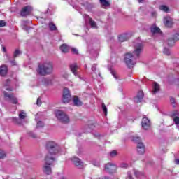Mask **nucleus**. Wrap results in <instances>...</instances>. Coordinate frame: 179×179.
Listing matches in <instances>:
<instances>
[{
	"mask_svg": "<svg viewBox=\"0 0 179 179\" xmlns=\"http://www.w3.org/2000/svg\"><path fill=\"white\" fill-rule=\"evenodd\" d=\"M170 101L172 107H176V106H177V104L176 103V99L174 98H171Z\"/></svg>",
	"mask_w": 179,
	"mask_h": 179,
	"instance_id": "f704fd0d",
	"label": "nucleus"
},
{
	"mask_svg": "<svg viewBox=\"0 0 179 179\" xmlns=\"http://www.w3.org/2000/svg\"><path fill=\"white\" fill-rule=\"evenodd\" d=\"M73 164H75V166H80L82 164V161H80V159L74 157L71 159Z\"/></svg>",
	"mask_w": 179,
	"mask_h": 179,
	"instance_id": "5701e85b",
	"label": "nucleus"
},
{
	"mask_svg": "<svg viewBox=\"0 0 179 179\" xmlns=\"http://www.w3.org/2000/svg\"><path fill=\"white\" fill-rule=\"evenodd\" d=\"M127 178L132 179V173H131V172L127 173Z\"/></svg>",
	"mask_w": 179,
	"mask_h": 179,
	"instance_id": "49530a36",
	"label": "nucleus"
},
{
	"mask_svg": "<svg viewBox=\"0 0 179 179\" xmlns=\"http://www.w3.org/2000/svg\"><path fill=\"white\" fill-rule=\"evenodd\" d=\"M19 118L20 120H24L26 118V113H20L19 114Z\"/></svg>",
	"mask_w": 179,
	"mask_h": 179,
	"instance_id": "c9c22d12",
	"label": "nucleus"
},
{
	"mask_svg": "<svg viewBox=\"0 0 179 179\" xmlns=\"http://www.w3.org/2000/svg\"><path fill=\"white\" fill-rule=\"evenodd\" d=\"M6 26V22L3 20L0 21V27H5Z\"/></svg>",
	"mask_w": 179,
	"mask_h": 179,
	"instance_id": "a19ab883",
	"label": "nucleus"
},
{
	"mask_svg": "<svg viewBox=\"0 0 179 179\" xmlns=\"http://www.w3.org/2000/svg\"><path fill=\"white\" fill-rule=\"evenodd\" d=\"M176 164H179V159H176Z\"/></svg>",
	"mask_w": 179,
	"mask_h": 179,
	"instance_id": "09e8293b",
	"label": "nucleus"
},
{
	"mask_svg": "<svg viewBox=\"0 0 179 179\" xmlns=\"http://www.w3.org/2000/svg\"><path fill=\"white\" fill-rule=\"evenodd\" d=\"M92 71V76L94 78H98V76H99V78H101V74L100 73V72L99 71H96L97 69V66L96 64H93L91 68Z\"/></svg>",
	"mask_w": 179,
	"mask_h": 179,
	"instance_id": "2eb2a0df",
	"label": "nucleus"
},
{
	"mask_svg": "<svg viewBox=\"0 0 179 179\" xmlns=\"http://www.w3.org/2000/svg\"><path fill=\"white\" fill-rule=\"evenodd\" d=\"M84 19L85 20V22H89L91 27H92V29H97V24H96V22L94 20H93L92 18H90L89 17V15L85 14L84 15Z\"/></svg>",
	"mask_w": 179,
	"mask_h": 179,
	"instance_id": "9d476101",
	"label": "nucleus"
},
{
	"mask_svg": "<svg viewBox=\"0 0 179 179\" xmlns=\"http://www.w3.org/2000/svg\"><path fill=\"white\" fill-rule=\"evenodd\" d=\"M72 101L73 104H74V106H76V107H80L83 104L82 101L79 99V97H78V96H73Z\"/></svg>",
	"mask_w": 179,
	"mask_h": 179,
	"instance_id": "a211bd4d",
	"label": "nucleus"
},
{
	"mask_svg": "<svg viewBox=\"0 0 179 179\" xmlns=\"http://www.w3.org/2000/svg\"><path fill=\"white\" fill-rule=\"evenodd\" d=\"M160 92V85L154 82L152 85V94H157Z\"/></svg>",
	"mask_w": 179,
	"mask_h": 179,
	"instance_id": "f3484780",
	"label": "nucleus"
},
{
	"mask_svg": "<svg viewBox=\"0 0 179 179\" xmlns=\"http://www.w3.org/2000/svg\"><path fill=\"white\" fill-rule=\"evenodd\" d=\"M49 29L52 31H54L57 30V26H55L54 23L50 22L49 23Z\"/></svg>",
	"mask_w": 179,
	"mask_h": 179,
	"instance_id": "cd10ccee",
	"label": "nucleus"
},
{
	"mask_svg": "<svg viewBox=\"0 0 179 179\" xmlns=\"http://www.w3.org/2000/svg\"><path fill=\"white\" fill-rule=\"evenodd\" d=\"M21 113H23V111H21Z\"/></svg>",
	"mask_w": 179,
	"mask_h": 179,
	"instance_id": "bf43d9fd",
	"label": "nucleus"
},
{
	"mask_svg": "<svg viewBox=\"0 0 179 179\" xmlns=\"http://www.w3.org/2000/svg\"><path fill=\"white\" fill-rule=\"evenodd\" d=\"M164 54L166 55H170V50L167 49V48H165L163 51Z\"/></svg>",
	"mask_w": 179,
	"mask_h": 179,
	"instance_id": "4c0bfd02",
	"label": "nucleus"
},
{
	"mask_svg": "<svg viewBox=\"0 0 179 179\" xmlns=\"http://www.w3.org/2000/svg\"><path fill=\"white\" fill-rule=\"evenodd\" d=\"M96 138H98L100 136V134L95 135Z\"/></svg>",
	"mask_w": 179,
	"mask_h": 179,
	"instance_id": "5fc2aeb1",
	"label": "nucleus"
},
{
	"mask_svg": "<svg viewBox=\"0 0 179 179\" xmlns=\"http://www.w3.org/2000/svg\"><path fill=\"white\" fill-rule=\"evenodd\" d=\"M71 51L73 52V54H78V49L73 48H71Z\"/></svg>",
	"mask_w": 179,
	"mask_h": 179,
	"instance_id": "a18cd8bd",
	"label": "nucleus"
},
{
	"mask_svg": "<svg viewBox=\"0 0 179 179\" xmlns=\"http://www.w3.org/2000/svg\"><path fill=\"white\" fill-rule=\"evenodd\" d=\"M177 115V113H173L172 115V118L173 119V122H175L176 125H179V117Z\"/></svg>",
	"mask_w": 179,
	"mask_h": 179,
	"instance_id": "393cba45",
	"label": "nucleus"
},
{
	"mask_svg": "<svg viewBox=\"0 0 179 179\" xmlns=\"http://www.w3.org/2000/svg\"><path fill=\"white\" fill-rule=\"evenodd\" d=\"M117 155H118V152H117V150H113L112 152H110V157H115Z\"/></svg>",
	"mask_w": 179,
	"mask_h": 179,
	"instance_id": "473e14b6",
	"label": "nucleus"
},
{
	"mask_svg": "<svg viewBox=\"0 0 179 179\" xmlns=\"http://www.w3.org/2000/svg\"><path fill=\"white\" fill-rule=\"evenodd\" d=\"M11 64H12L13 65H16V64H15V62H11Z\"/></svg>",
	"mask_w": 179,
	"mask_h": 179,
	"instance_id": "864d4df0",
	"label": "nucleus"
},
{
	"mask_svg": "<svg viewBox=\"0 0 179 179\" xmlns=\"http://www.w3.org/2000/svg\"><path fill=\"white\" fill-rule=\"evenodd\" d=\"M133 142L137 143V152L138 155H143L146 151V148H145L143 143L141 142V138L139 137H133Z\"/></svg>",
	"mask_w": 179,
	"mask_h": 179,
	"instance_id": "20e7f679",
	"label": "nucleus"
},
{
	"mask_svg": "<svg viewBox=\"0 0 179 179\" xmlns=\"http://www.w3.org/2000/svg\"><path fill=\"white\" fill-rule=\"evenodd\" d=\"M120 167H122V169H127L128 168V164H126V163L121 164Z\"/></svg>",
	"mask_w": 179,
	"mask_h": 179,
	"instance_id": "37998d69",
	"label": "nucleus"
},
{
	"mask_svg": "<svg viewBox=\"0 0 179 179\" xmlns=\"http://www.w3.org/2000/svg\"><path fill=\"white\" fill-rule=\"evenodd\" d=\"M105 170H106L108 173L113 174V173L117 171V166L111 162H108L105 165Z\"/></svg>",
	"mask_w": 179,
	"mask_h": 179,
	"instance_id": "6e6552de",
	"label": "nucleus"
},
{
	"mask_svg": "<svg viewBox=\"0 0 179 179\" xmlns=\"http://www.w3.org/2000/svg\"><path fill=\"white\" fill-rule=\"evenodd\" d=\"M71 99H72V96L71 95V92H69V89L64 88L63 90V96L62 101L65 104H68L71 101Z\"/></svg>",
	"mask_w": 179,
	"mask_h": 179,
	"instance_id": "39448f33",
	"label": "nucleus"
},
{
	"mask_svg": "<svg viewBox=\"0 0 179 179\" xmlns=\"http://www.w3.org/2000/svg\"><path fill=\"white\" fill-rule=\"evenodd\" d=\"M99 179H101V178H99Z\"/></svg>",
	"mask_w": 179,
	"mask_h": 179,
	"instance_id": "052dcab7",
	"label": "nucleus"
},
{
	"mask_svg": "<svg viewBox=\"0 0 179 179\" xmlns=\"http://www.w3.org/2000/svg\"><path fill=\"white\" fill-rule=\"evenodd\" d=\"M143 129H149L150 128V120L148 117H143L141 122Z\"/></svg>",
	"mask_w": 179,
	"mask_h": 179,
	"instance_id": "f8f14e48",
	"label": "nucleus"
},
{
	"mask_svg": "<svg viewBox=\"0 0 179 179\" xmlns=\"http://www.w3.org/2000/svg\"><path fill=\"white\" fill-rule=\"evenodd\" d=\"M105 117H107V113H105Z\"/></svg>",
	"mask_w": 179,
	"mask_h": 179,
	"instance_id": "13d9d810",
	"label": "nucleus"
},
{
	"mask_svg": "<svg viewBox=\"0 0 179 179\" xmlns=\"http://www.w3.org/2000/svg\"><path fill=\"white\" fill-rule=\"evenodd\" d=\"M70 70L73 73L75 76L80 78L79 73H78V70L79 69V66L76 63H73L69 66Z\"/></svg>",
	"mask_w": 179,
	"mask_h": 179,
	"instance_id": "1a4fd4ad",
	"label": "nucleus"
},
{
	"mask_svg": "<svg viewBox=\"0 0 179 179\" xmlns=\"http://www.w3.org/2000/svg\"><path fill=\"white\" fill-rule=\"evenodd\" d=\"M102 110L103 113H107V106H106V104L102 103Z\"/></svg>",
	"mask_w": 179,
	"mask_h": 179,
	"instance_id": "79ce46f5",
	"label": "nucleus"
},
{
	"mask_svg": "<svg viewBox=\"0 0 179 179\" xmlns=\"http://www.w3.org/2000/svg\"><path fill=\"white\" fill-rule=\"evenodd\" d=\"M36 104L38 107L41 106L42 101L41 98H38L36 101Z\"/></svg>",
	"mask_w": 179,
	"mask_h": 179,
	"instance_id": "58836bf2",
	"label": "nucleus"
},
{
	"mask_svg": "<svg viewBox=\"0 0 179 179\" xmlns=\"http://www.w3.org/2000/svg\"><path fill=\"white\" fill-rule=\"evenodd\" d=\"M143 91H139L136 96L134 98L135 103H141V101L143 100Z\"/></svg>",
	"mask_w": 179,
	"mask_h": 179,
	"instance_id": "dca6fc26",
	"label": "nucleus"
},
{
	"mask_svg": "<svg viewBox=\"0 0 179 179\" xmlns=\"http://www.w3.org/2000/svg\"><path fill=\"white\" fill-rule=\"evenodd\" d=\"M20 54H22V52H20V50H15V51L14 52V54H13V58H16L18 56L20 55Z\"/></svg>",
	"mask_w": 179,
	"mask_h": 179,
	"instance_id": "c756f323",
	"label": "nucleus"
},
{
	"mask_svg": "<svg viewBox=\"0 0 179 179\" xmlns=\"http://www.w3.org/2000/svg\"><path fill=\"white\" fill-rule=\"evenodd\" d=\"M178 40H179V34H176L173 36V38H170L168 40V45H169V47H172V45H174V43H176V41H178Z\"/></svg>",
	"mask_w": 179,
	"mask_h": 179,
	"instance_id": "4468645a",
	"label": "nucleus"
},
{
	"mask_svg": "<svg viewBox=\"0 0 179 179\" xmlns=\"http://www.w3.org/2000/svg\"><path fill=\"white\" fill-rule=\"evenodd\" d=\"M160 10H163V12H169L170 10V8L167 7V6L162 5L159 6Z\"/></svg>",
	"mask_w": 179,
	"mask_h": 179,
	"instance_id": "bb28decb",
	"label": "nucleus"
},
{
	"mask_svg": "<svg viewBox=\"0 0 179 179\" xmlns=\"http://www.w3.org/2000/svg\"><path fill=\"white\" fill-rule=\"evenodd\" d=\"M6 155H5V152L2 150H0V159H3Z\"/></svg>",
	"mask_w": 179,
	"mask_h": 179,
	"instance_id": "ea45409f",
	"label": "nucleus"
},
{
	"mask_svg": "<svg viewBox=\"0 0 179 179\" xmlns=\"http://www.w3.org/2000/svg\"><path fill=\"white\" fill-rule=\"evenodd\" d=\"M13 122H14V124H19V119L17 117H13Z\"/></svg>",
	"mask_w": 179,
	"mask_h": 179,
	"instance_id": "c03bdc74",
	"label": "nucleus"
},
{
	"mask_svg": "<svg viewBox=\"0 0 179 179\" xmlns=\"http://www.w3.org/2000/svg\"><path fill=\"white\" fill-rule=\"evenodd\" d=\"M150 31H151L152 34H160V33H162L160 28H159L156 25H152L150 27Z\"/></svg>",
	"mask_w": 179,
	"mask_h": 179,
	"instance_id": "aec40b11",
	"label": "nucleus"
},
{
	"mask_svg": "<svg viewBox=\"0 0 179 179\" xmlns=\"http://www.w3.org/2000/svg\"><path fill=\"white\" fill-rule=\"evenodd\" d=\"M134 175L136 177H137V178H139V177H141V176H143V173H141L138 171H134Z\"/></svg>",
	"mask_w": 179,
	"mask_h": 179,
	"instance_id": "72a5a7b5",
	"label": "nucleus"
},
{
	"mask_svg": "<svg viewBox=\"0 0 179 179\" xmlns=\"http://www.w3.org/2000/svg\"><path fill=\"white\" fill-rule=\"evenodd\" d=\"M110 73L113 75V78H115V79H120V76H118V74H117V72L115 71H111Z\"/></svg>",
	"mask_w": 179,
	"mask_h": 179,
	"instance_id": "7c9ffc66",
	"label": "nucleus"
},
{
	"mask_svg": "<svg viewBox=\"0 0 179 179\" xmlns=\"http://www.w3.org/2000/svg\"><path fill=\"white\" fill-rule=\"evenodd\" d=\"M3 52H6V48H5V47H3Z\"/></svg>",
	"mask_w": 179,
	"mask_h": 179,
	"instance_id": "de8ad7c7",
	"label": "nucleus"
},
{
	"mask_svg": "<svg viewBox=\"0 0 179 179\" xmlns=\"http://www.w3.org/2000/svg\"><path fill=\"white\" fill-rule=\"evenodd\" d=\"M89 125H94V123H93L92 122H91L90 123H89Z\"/></svg>",
	"mask_w": 179,
	"mask_h": 179,
	"instance_id": "3c124183",
	"label": "nucleus"
},
{
	"mask_svg": "<svg viewBox=\"0 0 179 179\" xmlns=\"http://www.w3.org/2000/svg\"><path fill=\"white\" fill-rule=\"evenodd\" d=\"M101 5L104 7L110 6V3L107 0H100Z\"/></svg>",
	"mask_w": 179,
	"mask_h": 179,
	"instance_id": "a878e982",
	"label": "nucleus"
},
{
	"mask_svg": "<svg viewBox=\"0 0 179 179\" xmlns=\"http://www.w3.org/2000/svg\"><path fill=\"white\" fill-rule=\"evenodd\" d=\"M3 93L6 100H9V101H11V103H13V104H17V98H16L15 96L13 95V94H8L6 91H3Z\"/></svg>",
	"mask_w": 179,
	"mask_h": 179,
	"instance_id": "0eeeda50",
	"label": "nucleus"
},
{
	"mask_svg": "<svg viewBox=\"0 0 179 179\" xmlns=\"http://www.w3.org/2000/svg\"><path fill=\"white\" fill-rule=\"evenodd\" d=\"M37 72L41 76H45V75H51L54 72V64L51 62H46L43 64H39Z\"/></svg>",
	"mask_w": 179,
	"mask_h": 179,
	"instance_id": "7ed1b4c3",
	"label": "nucleus"
},
{
	"mask_svg": "<svg viewBox=\"0 0 179 179\" xmlns=\"http://www.w3.org/2000/svg\"><path fill=\"white\" fill-rule=\"evenodd\" d=\"M129 38L128 37V34H123L118 36V40L120 43H124V41H127Z\"/></svg>",
	"mask_w": 179,
	"mask_h": 179,
	"instance_id": "412c9836",
	"label": "nucleus"
},
{
	"mask_svg": "<svg viewBox=\"0 0 179 179\" xmlns=\"http://www.w3.org/2000/svg\"><path fill=\"white\" fill-rule=\"evenodd\" d=\"M64 78H68V74H66V76H64Z\"/></svg>",
	"mask_w": 179,
	"mask_h": 179,
	"instance_id": "4d7b16f0",
	"label": "nucleus"
},
{
	"mask_svg": "<svg viewBox=\"0 0 179 179\" xmlns=\"http://www.w3.org/2000/svg\"><path fill=\"white\" fill-rule=\"evenodd\" d=\"M152 16H155L156 15V13L155 12L152 13Z\"/></svg>",
	"mask_w": 179,
	"mask_h": 179,
	"instance_id": "603ef678",
	"label": "nucleus"
},
{
	"mask_svg": "<svg viewBox=\"0 0 179 179\" xmlns=\"http://www.w3.org/2000/svg\"><path fill=\"white\" fill-rule=\"evenodd\" d=\"M143 1H145V0H138V3H142V2H143Z\"/></svg>",
	"mask_w": 179,
	"mask_h": 179,
	"instance_id": "8fccbe9b",
	"label": "nucleus"
},
{
	"mask_svg": "<svg viewBox=\"0 0 179 179\" xmlns=\"http://www.w3.org/2000/svg\"><path fill=\"white\" fill-rule=\"evenodd\" d=\"M141 52H143V44L141 41H136L133 53L129 52L124 56L125 64L129 68H132L136 64V60L141 57Z\"/></svg>",
	"mask_w": 179,
	"mask_h": 179,
	"instance_id": "f03ea898",
	"label": "nucleus"
},
{
	"mask_svg": "<svg viewBox=\"0 0 179 179\" xmlns=\"http://www.w3.org/2000/svg\"><path fill=\"white\" fill-rule=\"evenodd\" d=\"M45 148L48 152L45 157V165L43 166V172L45 174L50 176L52 171L51 170V164H52V162H55V158L52 157L54 155H58L61 148L57 142L49 141H47Z\"/></svg>",
	"mask_w": 179,
	"mask_h": 179,
	"instance_id": "f257e3e1",
	"label": "nucleus"
},
{
	"mask_svg": "<svg viewBox=\"0 0 179 179\" xmlns=\"http://www.w3.org/2000/svg\"><path fill=\"white\" fill-rule=\"evenodd\" d=\"M55 116L57 120L62 122L63 124H68L69 122V117H68L67 114L65 113H56Z\"/></svg>",
	"mask_w": 179,
	"mask_h": 179,
	"instance_id": "423d86ee",
	"label": "nucleus"
},
{
	"mask_svg": "<svg viewBox=\"0 0 179 179\" xmlns=\"http://www.w3.org/2000/svg\"><path fill=\"white\" fill-rule=\"evenodd\" d=\"M60 50L62 52L66 53L69 51V47L65 44H63L60 46Z\"/></svg>",
	"mask_w": 179,
	"mask_h": 179,
	"instance_id": "b1692460",
	"label": "nucleus"
},
{
	"mask_svg": "<svg viewBox=\"0 0 179 179\" xmlns=\"http://www.w3.org/2000/svg\"><path fill=\"white\" fill-rule=\"evenodd\" d=\"M164 24L166 27H173V18L171 17H164Z\"/></svg>",
	"mask_w": 179,
	"mask_h": 179,
	"instance_id": "ddd939ff",
	"label": "nucleus"
},
{
	"mask_svg": "<svg viewBox=\"0 0 179 179\" xmlns=\"http://www.w3.org/2000/svg\"><path fill=\"white\" fill-rule=\"evenodd\" d=\"M10 85V80H6L4 83V90L8 92H12L13 89L10 87H8Z\"/></svg>",
	"mask_w": 179,
	"mask_h": 179,
	"instance_id": "4be33fe9",
	"label": "nucleus"
},
{
	"mask_svg": "<svg viewBox=\"0 0 179 179\" xmlns=\"http://www.w3.org/2000/svg\"><path fill=\"white\" fill-rule=\"evenodd\" d=\"M6 73H8V66L5 64L0 66V76H6Z\"/></svg>",
	"mask_w": 179,
	"mask_h": 179,
	"instance_id": "6ab92c4d",
	"label": "nucleus"
},
{
	"mask_svg": "<svg viewBox=\"0 0 179 179\" xmlns=\"http://www.w3.org/2000/svg\"><path fill=\"white\" fill-rule=\"evenodd\" d=\"M36 127L37 128H42L43 127H44V123L41 121H39L37 122Z\"/></svg>",
	"mask_w": 179,
	"mask_h": 179,
	"instance_id": "e433bc0d",
	"label": "nucleus"
},
{
	"mask_svg": "<svg viewBox=\"0 0 179 179\" xmlns=\"http://www.w3.org/2000/svg\"><path fill=\"white\" fill-rule=\"evenodd\" d=\"M31 10H32L31 6H26L22 9L20 15L22 17L27 16V15H30V12H31Z\"/></svg>",
	"mask_w": 179,
	"mask_h": 179,
	"instance_id": "9b49d317",
	"label": "nucleus"
},
{
	"mask_svg": "<svg viewBox=\"0 0 179 179\" xmlns=\"http://www.w3.org/2000/svg\"><path fill=\"white\" fill-rule=\"evenodd\" d=\"M43 82L45 85H51V83H52V80H51V78H43Z\"/></svg>",
	"mask_w": 179,
	"mask_h": 179,
	"instance_id": "c85d7f7f",
	"label": "nucleus"
},
{
	"mask_svg": "<svg viewBox=\"0 0 179 179\" xmlns=\"http://www.w3.org/2000/svg\"><path fill=\"white\" fill-rule=\"evenodd\" d=\"M62 110H57V113H62Z\"/></svg>",
	"mask_w": 179,
	"mask_h": 179,
	"instance_id": "6e6d98bb",
	"label": "nucleus"
},
{
	"mask_svg": "<svg viewBox=\"0 0 179 179\" xmlns=\"http://www.w3.org/2000/svg\"><path fill=\"white\" fill-rule=\"evenodd\" d=\"M28 135L29 136H30V138H33L34 139H36V138H37V135L33 131H29Z\"/></svg>",
	"mask_w": 179,
	"mask_h": 179,
	"instance_id": "2f4dec72",
	"label": "nucleus"
}]
</instances>
